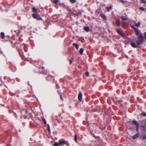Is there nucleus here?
I'll return each mask as SVG.
<instances>
[{"mask_svg": "<svg viewBox=\"0 0 146 146\" xmlns=\"http://www.w3.org/2000/svg\"><path fill=\"white\" fill-rule=\"evenodd\" d=\"M116 22L118 26H120L121 25V23L119 19L117 20Z\"/></svg>", "mask_w": 146, "mask_h": 146, "instance_id": "nucleus-18", "label": "nucleus"}, {"mask_svg": "<svg viewBox=\"0 0 146 146\" xmlns=\"http://www.w3.org/2000/svg\"><path fill=\"white\" fill-rule=\"evenodd\" d=\"M131 46L133 48H135L137 47V46L136 44L133 42L131 43Z\"/></svg>", "mask_w": 146, "mask_h": 146, "instance_id": "nucleus-19", "label": "nucleus"}, {"mask_svg": "<svg viewBox=\"0 0 146 146\" xmlns=\"http://www.w3.org/2000/svg\"><path fill=\"white\" fill-rule=\"evenodd\" d=\"M15 115V117L16 118H17V115L16 114V113H14Z\"/></svg>", "mask_w": 146, "mask_h": 146, "instance_id": "nucleus-45", "label": "nucleus"}, {"mask_svg": "<svg viewBox=\"0 0 146 146\" xmlns=\"http://www.w3.org/2000/svg\"><path fill=\"white\" fill-rule=\"evenodd\" d=\"M70 1L72 3H74L76 1V0H70Z\"/></svg>", "mask_w": 146, "mask_h": 146, "instance_id": "nucleus-39", "label": "nucleus"}, {"mask_svg": "<svg viewBox=\"0 0 146 146\" xmlns=\"http://www.w3.org/2000/svg\"><path fill=\"white\" fill-rule=\"evenodd\" d=\"M1 38L2 39H3L5 37V34L3 32H2L1 33Z\"/></svg>", "mask_w": 146, "mask_h": 146, "instance_id": "nucleus-20", "label": "nucleus"}, {"mask_svg": "<svg viewBox=\"0 0 146 146\" xmlns=\"http://www.w3.org/2000/svg\"><path fill=\"white\" fill-rule=\"evenodd\" d=\"M66 143L65 141L63 139H61L59 141V145H63Z\"/></svg>", "mask_w": 146, "mask_h": 146, "instance_id": "nucleus-9", "label": "nucleus"}, {"mask_svg": "<svg viewBox=\"0 0 146 146\" xmlns=\"http://www.w3.org/2000/svg\"><path fill=\"white\" fill-rule=\"evenodd\" d=\"M38 69L39 71H37V72H38L41 73L42 74L45 73V69L44 67H42V66H41L40 67H39Z\"/></svg>", "mask_w": 146, "mask_h": 146, "instance_id": "nucleus-7", "label": "nucleus"}, {"mask_svg": "<svg viewBox=\"0 0 146 146\" xmlns=\"http://www.w3.org/2000/svg\"><path fill=\"white\" fill-rule=\"evenodd\" d=\"M140 137L141 139L143 140L145 139H146V133L144 134L141 136Z\"/></svg>", "mask_w": 146, "mask_h": 146, "instance_id": "nucleus-16", "label": "nucleus"}, {"mask_svg": "<svg viewBox=\"0 0 146 146\" xmlns=\"http://www.w3.org/2000/svg\"><path fill=\"white\" fill-rule=\"evenodd\" d=\"M132 123H133V125H134L136 127L139 126V123L135 120H134L132 121Z\"/></svg>", "mask_w": 146, "mask_h": 146, "instance_id": "nucleus-10", "label": "nucleus"}, {"mask_svg": "<svg viewBox=\"0 0 146 146\" xmlns=\"http://www.w3.org/2000/svg\"><path fill=\"white\" fill-rule=\"evenodd\" d=\"M112 8L111 6H110V7H106V9H107V11L109 12L110 11V9H111Z\"/></svg>", "mask_w": 146, "mask_h": 146, "instance_id": "nucleus-25", "label": "nucleus"}, {"mask_svg": "<svg viewBox=\"0 0 146 146\" xmlns=\"http://www.w3.org/2000/svg\"><path fill=\"white\" fill-rule=\"evenodd\" d=\"M121 18L123 21H127L128 20V19L125 16H122L120 17Z\"/></svg>", "mask_w": 146, "mask_h": 146, "instance_id": "nucleus-14", "label": "nucleus"}, {"mask_svg": "<svg viewBox=\"0 0 146 146\" xmlns=\"http://www.w3.org/2000/svg\"><path fill=\"white\" fill-rule=\"evenodd\" d=\"M126 125L127 128L129 129H133L134 128V126L133 125L131 121L127 122Z\"/></svg>", "mask_w": 146, "mask_h": 146, "instance_id": "nucleus-3", "label": "nucleus"}, {"mask_svg": "<svg viewBox=\"0 0 146 146\" xmlns=\"http://www.w3.org/2000/svg\"><path fill=\"white\" fill-rule=\"evenodd\" d=\"M33 17L35 19H36L38 20H40L42 19L36 13H34L32 15Z\"/></svg>", "mask_w": 146, "mask_h": 146, "instance_id": "nucleus-6", "label": "nucleus"}, {"mask_svg": "<svg viewBox=\"0 0 146 146\" xmlns=\"http://www.w3.org/2000/svg\"><path fill=\"white\" fill-rule=\"evenodd\" d=\"M84 29L87 32H88L89 31L90 28L88 27L85 26L84 27Z\"/></svg>", "mask_w": 146, "mask_h": 146, "instance_id": "nucleus-17", "label": "nucleus"}, {"mask_svg": "<svg viewBox=\"0 0 146 146\" xmlns=\"http://www.w3.org/2000/svg\"><path fill=\"white\" fill-rule=\"evenodd\" d=\"M16 35L17 36H19V33H16Z\"/></svg>", "mask_w": 146, "mask_h": 146, "instance_id": "nucleus-47", "label": "nucleus"}, {"mask_svg": "<svg viewBox=\"0 0 146 146\" xmlns=\"http://www.w3.org/2000/svg\"><path fill=\"white\" fill-rule=\"evenodd\" d=\"M117 32L118 34L123 38L127 37L126 35L124 34L123 31H120L118 30H117Z\"/></svg>", "mask_w": 146, "mask_h": 146, "instance_id": "nucleus-8", "label": "nucleus"}, {"mask_svg": "<svg viewBox=\"0 0 146 146\" xmlns=\"http://www.w3.org/2000/svg\"><path fill=\"white\" fill-rule=\"evenodd\" d=\"M138 38L136 41L137 44L140 45L142 44L144 41V38L143 37L142 33H140L139 35L138 36Z\"/></svg>", "mask_w": 146, "mask_h": 146, "instance_id": "nucleus-2", "label": "nucleus"}, {"mask_svg": "<svg viewBox=\"0 0 146 146\" xmlns=\"http://www.w3.org/2000/svg\"><path fill=\"white\" fill-rule=\"evenodd\" d=\"M60 96L61 100H62V101H63V98L62 97V93H60Z\"/></svg>", "mask_w": 146, "mask_h": 146, "instance_id": "nucleus-34", "label": "nucleus"}, {"mask_svg": "<svg viewBox=\"0 0 146 146\" xmlns=\"http://www.w3.org/2000/svg\"><path fill=\"white\" fill-rule=\"evenodd\" d=\"M142 127H143V129H144V131H145L146 129H145V126H142Z\"/></svg>", "mask_w": 146, "mask_h": 146, "instance_id": "nucleus-44", "label": "nucleus"}, {"mask_svg": "<svg viewBox=\"0 0 146 146\" xmlns=\"http://www.w3.org/2000/svg\"><path fill=\"white\" fill-rule=\"evenodd\" d=\"M82 94L81 92H80L78 96V99L79 101H82Z\"/></svg>", "mask_w": 146, "mask_h": 146, "instance_id": "nucleus-11", "label": "nucleus"}, {"mask_svg": "<svg viewBox=\"0 0 146 146\" xmlns=\"http://www.w3.org/2000/svg\"><path fill=\"white\" fill-rule=\"evenodd\" d=\"M74 141L76 143H77V135L76 134H75V135Z\"/></svg>", "mask_w": 146, "mask_h": 146, "instance_id": "nucleus-28", "label": "nucleus"}, {"mask_svg": "<svg viewBox=\"0 0 146 146\" xmlns=\"http://www.w3.org/2000/svg\"><path fill=\"white\" fill-rule=\"evenodd\" d=\"M139 136V133H137L136 134L133 136L132 138L133 139H135L138 137Z\"/></svg>", "mask_w": 146, "mask_h": 146, "instance_id": "nucleus-15", "label": "nucleus"}, {"mask_svg": "<svg viewBox=\"0 0 146 146\" xmlns=\"http://www.w3.org/2000/svg\"><path fill=\"white\" fill-rule=\"evenodd\" d=\"M144 37L146 39V32H144Z\"/></svg>", "mask_w": 146, "mask_h": 146, "instance_id": "nucleus-43", "label": "nucleus"}, {"mask_svg": "<svg viewBox=\"0 0 146 146\" xmlns=\"http://www.w3.org/2000/svg\"><path fill=\"white\" fill-rule=\"evenodd\" d=\"M84 51V49L82 48H81L79 50V53L81 55H82L83 54Z\"/></svg>", "mask_w": 146, "mask_h": 146, "instance_id": "nucleus-22", "label": "nucleus"}, {"mask_svg": "<svg viewBox=\"0 0 146 146\" xmlns=\"http://www.w3.org/2000/svg\"><path fill=\"white\" fill-rule=\"evenodd\" d=\"M42 119L44 122V123L45 124H47L46 122V120L44 118H42Z\"/></svg>", "mask_w": 146, "mask_h": 146, "instance_id": "nucleus-29", "label": "nucleus"}, {"mask_svg": "<svg viewBox=\"0 0 146 146\" xmlns=\"http://www.w3.org/2000/svg\"><path fill=\"white\" fill-rule=\"evenodd\" d=\"M86 75L87 76H89V73L88 72H86L85 73Z\"/></svg>", "mask_w": 146, "mask_h": 146, "instance_id": "nucleus-36", "label": "nucleus"}, {"mask_svg": "<svg viewBox=\"0 0 146 146\" xmlns=\"http://www.w3.org/2000/svg\"><path fill=\"white\" fill-rule=\"evenodd\" d=\"M19 54L20 55L21 57L22 55H23V52L22 50H21L19 51Z\"/></svg>", "mask_w": 146, "mask_h": 146, "instance_id": "nucleus-27", "label": "nucleus"}, {"mask_svg": "<svg viewBox=\"0 0 146 146\" xmlns=\"http://www.w3.org/2000/svg\"><path fill=\"white\" fill-rule=\"evenodd\" d=\"M141 23L140 22H138L137 23H135L134 25L136 27H138L140 26Z\"/></svg>", "mask_w": 146, "mask_h": 146, "instance_id": "nucleus-23", "label": "nucleus"}, {"mask_svg": "<svg viewBox=\"0 0 146 146\" xmlns=\"http://www.w3.org/2000/svg\"><path fill=\"white\" fill-rule=\"evenodd\" d=\"M33 12L35 13H36L37 11L35 7H33Z\"/></svg>", "mask_w": 146, "mask_h": 146, "instance_id": "nucleus-26", "label": "nucleus"}, {"mask_svg": "<svg viewBox=\"0 0 146 146\" xmlns=\"http://www.w3.org/2000/svg\"><path fill=\"white\" fill-rule=\"evenodd\" d=\"M140 114L141 115L143 116H146V113L144 112H143L141 114Z\"/></svg>", "mask_w": 146, "mask_h": 146, "instance_id": "nucleus-31", "label": "nucleus"}, {"mask_svg": "<svg viewBox=\"0 0 146 146\" xmlns=\"http://www.w3.org/2000/svg\"><path fill=\"white\" fill-rule=\"evenodd\" d=\"M35 66L37 67V68L42 66V62L38 60H36L35 61Z\"/></svg>", "mask_w": 146, "mask_h": 146, "instance_id": "nucleus-5", "label": "nucleus"}, {"mask_svg": "<svg viewBox=\"0 0 146 146\" xmlns=\"http://www.w3.org/2000/svg\"><path fill=\"white\" fill-rule=\"evenodd\" d=\"M21 57L23 60H26V58L23 55H22Z\"/></svg>", "mask_w": 146, "mask_h": 146, "instance_id": "nucleus-30", "label": "nucleus"}, {"mask_svg": "<svg viewBox=\"0 0 146 146\" xmlns=\"http://www.w3.org/2000/svg\"><path fill=\"white\" fill-rule=\"evenodd\" d=\"M54 77V76H52L51 75H49L46 77V79L47 80H50L51 79H53Z\"/></svg>", "mask_w": 146, "mask_h": 146, "instance_id": "nucleus-13", "label": "nucleus"}, {"mask_svg": "<svg viewBox=\"0 0 146 146\" xmlns=\"http://www.w3.org/2000/svg\"><path fill=\"white\" fill-rule=\"evenodd\" d=\"M56 88H57V89H58V88L59 87V86H58V85H56Z\"/></svg>", "mask_w": 146, "mask_h": 146, "instance_id": "nucleus-46", "label": "nucleus"}, {"mask_svg": "<svg viewBox=\"0 0 146 146\" xmlns=\"http://www.w3.org/2000/svg\"><path fill=\"white\" fill-rule=\"evenodd\" d=\"M139 9H140L142 11H144L145 10V8L144 7H140L139 8Z\"/></svg>", "mask_w": 146, "mask_h": 146, "instance_id": "nucleus-32", "label": "nucleus"}, {"mask_svg": "<svg viewBox=\"0 0 146 146\" xmlns=\"http://www.w3.org/2000/svg\"><path fill=\"white\" fill-rule=\"evenodd\" d=\"M97 110H98V109H95L93 110V112H96V111H97Z\"/></svg>", "mask_w": 146, "mask_h": 146, "instance_id": "nucleus-42", "label": "nucleus"}, {"mask_svg": "<svg viewBox=\"0 0 146 146\" xmlns=\"http://www.w3.org/2000/svg\"><path fill=\"white\" fill-rule=\"evenodd\" d=\"M131 27L134 29L135 34L137 36H139L140 34V33H139V32L140 31H139L137 28L135 27L134 25H131Z\"/></svg>", "mask_w": 146, "mask_h": 146, "instance_id": "nucleus-4", "label": "nucleus"}, {"mask_svg": "<svg viewBox=\"0 0 146 146\" xmlns=\"http://www.w3.org/2000/svg\"><path fill=\"white\" fill-rule=\"evenodd\" d=\"M120 2H121L123 3H124V2H125V1H123V0H121L120 1Z\"/></svg>", "mask_w": 146, "mask_h": 146, "instance_id": "nucleus-40", "label": "nucleus"}, {"mask_svg": "<svg viewBox=\"0 0 146 146\" xmlns=\"http://www.w3.org/2000/svg\"><path fill=\"white\" fill-rule=\"evenodd\" d=\"M10 42L12 44L13 47H15L17 49H20L21 47V44L19 41H16L14 39L13 40H10Z\"/></svg>", "mask_w": 146, "mask_h": 146, "instance_id": "nucleus-1", "label": "nucleus"}, {"mask_svg": "<svg viewBox=\"0 0 146 146\" xmlns=\"http://www.w3.org/2000/svg\"><path fill=\"white\" fill-rule=\"evenodd\" d=\"M141 2L143 3H146V1L145 0H141Z\"/></svg>", "mask_w": 146, "mask_h": 146, "instance_id": "nucleus-38", "label": "nucleus"}, {"mask_svg": "<svg viewBox=\"0 0 146 146\" xmlns=\"http://www.w3.org/2000/svg\"><path fill=\"white\" fill-rule=\"evenodd\" d=\"M58 2V0H54V4H56Z\"/></svg>", "mask_w": 146, "mask_h": 146, "instance_id": "nucleus-37", "label": "nucleus"}, {"mask_svg": "<svg viewBox=\"0 0 146 146\" xmlns=\"http://www.w3.org/2000/svg\"><path fill=\"white\" fill-rule=\"evenodd\" d=\"M145 124L146 125V121H145Z\"/></svg>", "mask_w": 146, "mask_h": 146, "instance_id": "nucleus-49", "label": "nucleus"}, {"mask_svg": "<svg viewBox=\"0 0 146 146\" xmlns=\"http://www.w3.org/2000/svg\"><path fill=\"white\" fill-rule=\"evenodd\" d=\"M136 131L137 132H138V133H139L138 132H139V126L136 127Z\"/></svg>", "mask_w": 146, "mask_h": 146, "instance_id": "nucleus-35", "label": "nucleus"}, {"mask_svg": "<svg viewBox=\"0 0 146 146\" xmlns=\"http://www.w3.org/2000/svg\"><path fill=\"white\" fill-rule=\"evenodd\" d=\"M59 144V143H58L57 142H55L54 143V146H58Z\"/></svg>", "mask_w": 146, "mask_h": 146, "instance_id": "nucleus-33", "label": "nucleus"}, {"mask_svg": "<svg viewBox=\"0 0 146 146\" xmlns=\"http://www.w3.org/2000/svg\"><path fill=\"white\" fill-rule=\"evenodd\" d=\"M73 45L75 46L77 49H78L79 48V45L77 44L74 43L73 44Z\"/></svg>", "mask_w": 146, "mask_h": 146, "instance_id": "nucleus-21", "label": "nucleus"}, {"mask_svg": "<svg viewBox=\"0 0 146 146\" xmlns=\"http://www.w3.org/2000/svg\"><path fill=\"white\" fill-rule=\"evenodd\" d=\"M69 60L70 61V65L72 63V61L71 60Z\"/></svg>", "mask_w": 146, "mask_h": 146, "instance_id": "nucleus-41", "label": "nucleus"}, {"mask_svg": "<svg viewBox=\"0 0 146 146\" xmlns=\"http://www.w3.org/2000/svg\"><path fill=\"white\" fill-rule=\"evenodd\" d=\"M48 127H47V130L49 133L50 132V125L49 124H47Z\"/></svg>", "mask_w": 146, "mask_h": 146, "instance_id": "nucleus-24", "label": "nucleus"}, {"mask_svg": "<svg viewBox=\"0 0 146 146\" xmlns=\"http://www.w3.org/2000/svg\"><path fill=\"white\" fill-rule=\"evenodd\" d=\"M27 117V115L25 116L24 118L25 119H26Z\"/></svg>", "mask_w": 146, "mask_h": 146, "instance_id": "nucleus-48", "label": "nucleus"}, {"mask_svg": "<svg viewBox=\"0 0 146 146\" xmlns=\"http://www.w3.org/2000/svg\"><path fill=\"white\" fill-rule=\"evenodd\" d=\"M100 16L101 17L102 19H104L105 21H107V17L104 14H101L100 15Z\"/></svg>", "mask_w": 146, "mask_h": 146, "instance_id": "nucleus-12", "label": "nucleus"}]
</instances>
